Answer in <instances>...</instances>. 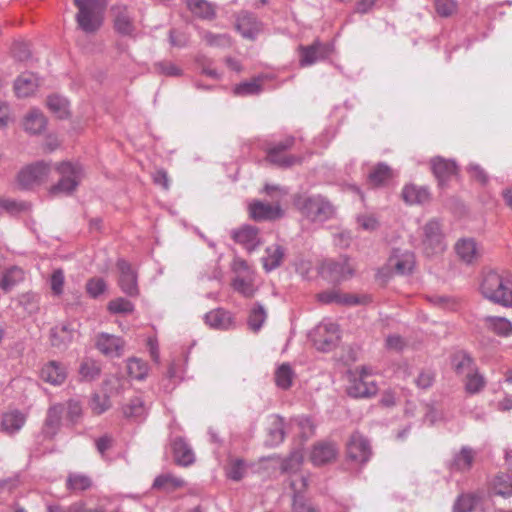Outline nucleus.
Masks as SVG:
<instances>
[{
  "label": "nucleus",
  "instance_id": "nucleus-1",
  "mask_svg": "<svg viewBox=\"0 0 512 512\" xmlns=\"http://www.w3.org/2000/svg\"><path fill=\"white\" fill-rule=\"evenodd\" d=\"M293 205L310 222H325L335 215V208L322 195L296 194Z\"/></svg>",
  "mask_w": 512,
  "mask_h": 512
},
{
  "label": "nucleus",
  "instance_id": "nucleus-2",
  "mask_svg": "<svg viewBox=\"0 0 512 512\" xmlns=\"http://www.w3.org/2000/svg\"><path fill=\"white\" fill-rule=\"evenodd\" d=\"M512 283V274L489 271L484 274L480 290L482 295L493 303L506 306L508 292Z\"/></svg>",
  "mask_w": 512,
  "mask_h": 512
},
{
  "label": "nucleus",
  "instance_id": "nucleus-3",
  "mask_svg": "<svg viewBox=\"0 0 512 512\" xmlns=\"http://www.w3.org/2000/svg\"><path fill=\"white\" fill-rule=\"evenodd\" d=\"M74 4L78 8V26L86 33L96 32L102 25L106 0H74Z\"/></svg>",
  "mask_w": 512,
  "mask_h": 512
},
{
  "label": "nucleus",
  "instance_id": "nucleus-4",
  "mask_svg": "<svg viewBox=\"0 0 512 512\" xmlns=\"http://www.w3.org/2000/svg\"><path fill=\"white\" fill-rule=\"evenodd\" d=\"M56 170L61 177L59 181L50 188L49 193L53 196L58 194H72L81 181V166L74 165L70 162H61L57 164Z\"/></svg>",
  "mask_w": 512,
  "mask_h": 512
},
{
  "label": "nucleus",
  "instance_id": "nucleus-5",
  "mask_svg": "<svg viewBox=\"0 0 512 512\" xmlns=\"http://www.w3.org/2000/svg\"><path fill=\"white\" fill-rule=\"evenodd\" d=\"M447 245L442 232L441 224L437 219H431L422 227L421 248L423 253L430 257L441 254Z\"/></svg>",
  "mask_w": 512,
  "mask_h": 512
},
{
  "label": "nucleus",
  "instance_id": "nucleus-6",
  "mask_svg": "<svg viewBox=\"0 0 512 512\" xmlns=\"http://www.w3.org/2000/svg\"><path fill=\"white\" fill-rule=\"evenodd\" d=\"M295 138L289 136L283 141L275 143L266 149V160L280 168H290L296 164H301L303 158L301 156H294L285 154V152L294 146Z\"/></svg>",
  "mask_w": 512,
  "mask_h": 512
},
{
  "label": "nucleus",
  "instance_id": "nucleus-7",
  "mask_svg": "<svg viewBox=\"0 0 512 512\" xmlns=\"http://www.w3.org/2000/svg\"><path fill=\"white\" fill-rule=\"evenodd\" d=\"M50 172V166L44 161H39L21 169L16 177L20 190H31L46 181Z\"/></svg>",
  "mask_w": 512,
  "mask_h": 512
},
{
  "label": "nucleus",
  "instance_id": "nucleus-8",
  "mask_svg": "<svg viewBox=\"0 0 512 512\" xmlns=\"http://www.w3.org/2000/svg\"><path fill=\"white\" fill-rule=\"evenodd\" d=\"M311 338L317 350L332 351L340 340L339 326L333 322H322L313 330Z\"/></svg>",
  "mask_w": 512,
  "mask_h": 512
},
{
  "label": "nucleus",
  "instance_id": "nucleus-9",
  "mask_svg": "<svg viewBox=\"0 0 512 512\" xmlns=\"http://www.w3.org/2000/svg\"><path fill=\"white\" fill-rule=\"evenodd\" d=\"M371 371L367 367H361L358 374L350 378L347 386V394L353 398H370L378 392L376 382L371 379Z\"/></svg>",
  "mask_w": 512,
  "mask_h": 512
},
{
  "label": "nucleus",
  "instance_id": "nucleus-10",
  "mask_svg": "<svg viewBox=\"0 0 512 512\" xmlns=\"http://www.w3.org/2000/svg\"><path fill=\"white\" fill-rule=\"evenodd\" d=\"M298 50L299 65L301 67H307L329 58L333 53L334 46L331 43H324L316 39L310 45H300Z\"/></svg>",
  "mask_w": 512,
  "mask_h": 512
},
{
  "label": "nucleus",
  "instance_id": "nucleus-11",
  "mask_svg": "<svg viewBox=\"0 0 512 512\" xmlns=\"http://www.w3.org/2000/svg\"><path fill=\"white\" fill-rule=\"evenodd\" d=\"M321 273L331 282L338 283L352 277L354 268L347 257H340L337 260H325L321 265Z\"/></svg>",
  "mask_w": 512,
  "mask_h": 512
},
{
  "label": "nucleus",
  "instance_id": "nucleus-12",
  "mask_svg": "<svg viewBox=\"0 0 512 512\" xmlns=\"http://www.w3.org/2000/svg\"><path fill=\"white\" fill-rule=\"evenodd\" d=\"M249 217L256 222L275 221L284 216L280 204L253 200L248 206Z\"/></svg>",
  "mask_w": 512,
  "mask_h": 512
},
{
  "label": "nucleus",
  "instance_id": "nucleus-13",
  "mask_svg": "<svg viewBox=\"0 0 512 512\" xmlns=\"http://www.w3.org/2000/svg\"><path fill=\"white\" fill-rule=\"evenodd\" d=\"M372 450L369 441L359 432H354L347 442V457L357 464L369 461Z\"/></svg>",
  "mask_w": 512,
  "mask_h": 512
},
{
  "label": "nucleus",
  "instance_id": "nucleus-14",
  "mask_svg": "<svg viewBox=\"0 0 512 512\" xmlns=\"http://www.w3.org/2000/svg\"><path fill=\"white\" fill-rule=\"evenodd\" d=\"M77 326V324L72 322H64L51 328V345L61 350L66 349L79 336Z\"/></svg>",
  "mask_w": 512,
  "mask_h": 512
},
{
  "label": "nucleus",
  "instance_id": "nucleus-15",
  "mask_svg": "<svg viewBox=\"0 0 512 512\" xmlns=\"http://www.w3.org/2000/svg\"><path fill=\"white\" fill-rule=\"evenodd\" d=\"M95 347L106 357L119 358L123 355L125 341L119 336L101 332L95 337Z\"/></svg>",
  "mask_w": 512,
  "mask_h": 512
},
{
  "label": "nucleus",
  "instance_id": "nucleus-16",
  "mask_svg": "<svg viewBox=\"0 0 512 512\" xmlns=\"http://www.w3.org/2000/svg\"><path fill=\"white\" fill-rule=\"evenodd\" d=\"M116 266L120 272L118 283L122 292L130 297L138 296L139 288L137 284V274L132 269L130 263L124 259H119Z\"/></svg>",
  "mask_w": 512,
  "mask_h": 512
},
{
  "label": "nucleus",
  "instance_id": "nucleus-17",
  "mask_svg": "<svg viewBox=\"0 0 512 512\" xmlns=\"http://www.w3.org/2000/svg\"><path fill=\"white\" fill-rule=\"evenodd\" d=\"M308 486V478L304 475H296L290 480L293 495V512H318V510L302 496V492Z\"/></svg>",
  "mask_w": 512,
  "mask_h": 512
},
{
  "label": "nucleus",
  "instance_id": "nucleus-18",
  "mask_svg": "<svg viewBox=\"0 0 512 512\" xmlns=\"http://www.w3.org/2000/svg\"><path fill=\"white\" fill-rule=\"evenodd\" d=\"M65 407L63 404H54L47 410L41 433L45 438L53 439L61 427V420Z\"/></svg>",
  "mask_w": 512,
  "mask_h": 512
},
{
  "label": "nucleus",
  "instance_id": "nucleus-19",
  "mask_svg": "<svg viewBox=\"0 0 512 512\" xmlns=\"http://www.w3.org/2000/svg\"><path fill=\"white\" fill-rule=\"evenodd\" d=\"M430 165L439 185H444L458 171V166L454 160L445 159L440 156L432 158Z\"/></svg>",
  "mask_w": 512,
  "mask_h": 512
},
{
  "label": "nucleus",
  "instance_id": "nucleus-20",
  "mask_svg": "<svg viewBox=\"0 0 512 512\" xmlns=\"http://www.w3.org/2000/svg\"><path fill=\"white\" fill-rule=\"evenodd\" d=\"M338 448L335 443L323 441L313 446L310 459L316 466L328 464L336 459Z\"/></svg>",
  "mask_w": 512,
  "mask_h": 512
},
{
  "label": "nucleus",
  "instance_id": "nucleus-21",
  "mask_svg": "<svg viewBox=\"0 0 512 512\" xmlns=\"http://www.w3.org/2000/svg\"><path fill=\"white\" fill-rule=\"evenodd\" d=\"M235 242L243 245L249 252L254 251L261 244L259 229L251 225H244L232 232Z\"/></svg>",
  "mask_w": 512,
  "mask_h": 512
},
{
  "label": "nucleus",
  "instance_id": "nucleus-22",
  "mask_svg": "<svg viewBox=\"0 0 512 512\" xmlns=\"http://www.w3.org/2000/svg\"><path fill=\"white\" fill-rule=\"evenodd\" d=\"M236 29L242 37L254 40L261 31V23L253 14L241 12L236 20Z\"/></svg>",
  "mask_w": 512,
  "mask_h": 512
},
{
  "label": "nucleus",
  "instance_id": "nucleus-23",
  "mask_svg": "<svg viewBox=\"0 0 512 512\" xmlns=\"http://www.w3.org/2000/svg\"><path fill=\"white\" fill-rule=\"evenodd\" d=\"M40 377L43 381L51 385H61L67 377L66 366L55 360L49 361L42 367Z\"/></svg>",
  "mask_w": 512,
  "mask_h": 512
},
{
  "label": "nucleus",
  "instance_id": "nucleus-24",
  "mask_svg": "<svg viewBox=\"0 0 512 512\" xmlns=\"http://www.w3.org/2000/svg\"><path fill=\"white\" fill-rule=\"evenodd\" d=\"M172 450L176 464L189 466L194 463V452L191 446L182 437H177L173 440Z\"/></svg>",
  "mask_w": 512,
  "mask_h": 512
},
{
  "label": "nucleus",
  "instance_id": "nucleus-25",
  "mask_svg": "<svg viewBox=\"0 0 512 512\" xmlns=\"http://www.w3.org/2000/svg\"><path fill=\"white\" fill-rule=\"evenodd\" d=\"M394 178L393 170L385 163H378L368 174V183L373 188L383 187Z\"/></svg>",
  "mask_w": 512,
  "mask_h": 512
},
{
  "label": "nucleus",
  "instance_id": "nucleus-26",
  "mask_svg": "<svg viewBox=\"0 0 512 512\" xmlns=\"http://www.w3.org/2000/svg\"><path fill=\"white\" fill-rule=\"evenodd\" d=\"M451 365L457 375L464 377L478 368L471 355L462 350L451 356Z\"/></svg>",
  "mask_w": 512,
  "mask_h": 512
},
{
  "label": "nucleus",
  "instance_id": "nucleus-27",
  "mask_svg": "<svg viewBox=\"0 0 512 512\" xmlns=\"http://www.w3.org/2000/svg\"><path fill=\"white\" fill-rule=\"evenodd\" d=\"M401 196L403 201L409 205L424 204L430 200L428 189L414 184L405 185Z\"/></svg>",
  "mask_w": 512,
  "mask_h": 512
},
{
  "label": "nucleus",
  "instance_id": "nucleus-28",
  "mask_svg": "<svg viewBox=\"0 0 512 512\" xmlns=\"http://www.w3.org/2000/svg\"><path fill=\"white\" fill-rule=\"evenodd\" d=\"M205 323L212 328L226 330L233 322L232 315L223 308H217L209 311L204 316Z\"/></svg>",
  "mask_w": 512,
  "mask_h": 512
},
{
  "label": "nucleus",
  "instance_id": "nucleus-29",
  "mask_svg": "<svg viewBox=\"0 0 512 512\" xmlns=\"http://www.w3.org/2000/svg\"><path fill=\"white\" fill-rule=\"evenodd\" d=\"M389 266L398 275L410 274L415 266L414 254L410 252L401 255L394 254L389 258Z\"/></svg>",
  "mask_w": 512,
  "mask_h": 512
},
{
  "label": "nucleus",
  "instance_id": "nucleus-30",
  "mask_svg": "<svg viewBox=\"0 0 512 512\" xmlns=\"http://www.w3.org/2000/svg\"><path fill=\"white\" fill-rule=\"evenodd\" d=\"M113 11L115 14L114 27L116 31L122 35H132L134 32V25L127 8L123 6H116L113 8Z\"/></svg>",
  "mask_w": 512,
  "mask_h": 512
},
{
  "label": "nucleus",
  "instance_id": "nucleus-31",
  "mask_svg": "<svg viewBox=\"0 0 512 512\" xmlns=\"http://www.w3.org/2000/svg\"><path fill=\"white\" fill-rule=\"evenodd\" d=\"M284 419L279 415L269 417L268 439L266 444L269 446H277L283 442L285 437Z\"/></svg>",
  "mask_w": 512,
  "mask_h": 512
},
{
  "label": "nucleus",
  "instance_id": "nucleus-32",
  "mask_svg": "<svg viewBox=\"0 0 512 512\" xmlns=\"http://www.w3.org/2000/svg\"><path fill=\"white\" fill-rule=\"evenodd\" d=\"M26 416L19 410L9 411L3 414L1 426L9 435L17 433L25 424Z\"/></svg>",
  "mask_w": 512,
  "mask_h": 512
},
{
  "label": "nucleus",
  "instance_id": "nucleus-33",
  "mask_svg": "<svg viewBox=\"0 0 512 512\" xmlns=\"http://www.w3.org/2000/svg\"><path fill=\"white\" fill-rule=\"evenodd\" d=\"M38 87V80L32 73L20 75L14 84V89L18 97H28L32 95Z\"/></svg>",
  "mask_w": 512,
  "mask_h": 512
},
{
  "label": "nucleus",
  "instance_id": "nucleus-34",
  "mask_svg": "<svg viewBox=\"0 0 512 512\" xmlns=\"http://www.w3.org/2000/svg\"><path fill=\"white\" fill-rule=\"evenodd\" d=\"M265 253L266 256L262 258L263 268L270 272L281 265L285 250L281 245L273 244L265 249Z\"/></svg>",
  "mask_w": 512,
  "mask_h": 512
},
{
  "label": "nucleus",
  "instance_id": "nucleus-35",
  "mask_svg": "<svg viewBox=\"0 0 512 512\" xmlns=\"http://www.w3.org/2000/svg\"><path fill=\"white\" fill-rule=\"evenodd\" d=\"M483 322L488 330L498 336L507 337L512 333V324L504 317L485 316Z\"/></svg>",
  "mask_w": 512,
  "mask_h": 512
},
{
  "label": "nucleus",
  "instance_id": "nucleus-36",
  "mask_svg": "<svg viewBox=\"0 0 512 512\" xmlns=\"http://www.w3.org/2000/svg\"><path fill=\"white\" fill-rule=\"evenodd\" d=\"M188 9L193 15L205 20H212L216 16L214 6L207 0H187Z\"/></svg>",
  "mask_w": 512,
  "mask_h": 512
},
{
  "label": "nucleus",
  "instance_id": "nucleus-37",
  "mask_svg": "<svg viewBox=\"0 0 512 512\" xmlns=\"http://www.w3.org/2000/svg\"><path fill=\"white\" fill-rule=\"evenodd\" d=\"M475 452L472 448L464 446L452 461L451 468L457 471H469L473 465Z\"/></svg>",
  "mask_w": 512,
  "mask_h": 512
},
{
  "label": "nucleus",
  "instance_id": "nucleus-38",
  "mask_svg": "<svg viewBox=\"0 0 512 512\" xmlns=\"http://www.w3.org/2000/svg\"><path fill=\"white\" fill-rule=\"evenodd\" d=\"M455 250L459 258L471 264L478 258L476 243L472 239H462L456 243Z\"/></svg>",
  "mask_w": 512,
  "mask_h": 512
},
{
  "label": "nucleus",
  "instance_id": "nucleus-39",
  "mask_svg": "<svg viewBox=\"0 0 512 512\" xmlns=\"http://www.w3.org/2000/svg\"><path fill=\"white\" fill-rule=\"evenodd\" d=\"M31 210V203L13 198H0V212H5L11 216H17Z\"/></svg>",
  "mask_w": 512,
  "mask_h": 512
},
{
  "label": "nucleus",
  "instance_id": "nucleus-40",
  "mask_svg": "<svg viewBox=\"0 0 512 512\" xmlns=\"http://www.w3.org/2000/svg\"><path fill=\"white\" fill-rule=\"evenodd\" d=\"M318 300L324 304L338 303L344 305L358 304L359 300L357 297L352 295H342L336 290H329L321 292L317 295Z\"/></svg>",
  "mask_w": 512,
  "mask_h": 512
},
{
  "label": "nucleus",
  "instance_id": "nucleus-41",
  "mask_svg": "<svg viewBox=\"0 0 512 512\" xmlns=\"http://www.w3.org/2000/svg\"><path fill=\"white\" fill-rule=\"evenodd\" d=\"M46 127V118L39 110H31L24 119V129L31 134H39Z\"/></svg>",
  "mask_w": 512,
  "mask_h": 512
},
{
  "label": "nucleus",
  "instance_id": "nucleus-42",
  "mask_svg": "<svg viewBox=\"0 0 512 512\" xmlns=\"http://www.w3.org/2000/svg\"><path fill=\"white\" fill-rule=\"evenodd\" d=\"M481 498L478 492L463 493L454 502L453 512H472Z\"/></svg>",
  "mask_w": 512,
  "mask_h": 512
},
{
  "label": "nucleus",
  "instance_id": "nucleus-43",
  "mask_svg": "<svg viewBox=\"0 0 512 512\" xmlns=\"http://www.w3.org/2000/svg\"><path fill=\"white\" fill-rule=\"evenodd\" d=\"M92 487L89 476L80 473H69L66 479V488L70 492L80 493Z\"/></svg>",
  "mask_w": 512,
  "mask_h": 512
},
{
  "label": "nucleus",
  "instance_id": "nucleus-44",
  "mask_svg": "<svg viewBox=\"0 0 512 512\" xmlns=\"http://www.w3.org/2000/svg\"><path fill=\"white\" fill-rule=\"evenodd\" d=\"M123 413L126 418L135 421H141L145 418L147 409L141 397H134L123 407Z\"/></svg>",
  "mask_w": 512,
  "mask_h": 512
},
{
  "label": "nucleus",
  "instance_id": "nucleus-45",
  "mask_svg": "<svg viewBox=\"0 0 512 512\" xmlns=\"http://www.w3.org/2000/svg\"><path fill=\"white\" fill-rule=\"evenodd\" d=\"M486 386L485 377L479 372L478 368L464 377V388L470 395L480 393Z\"/></svg>",
  "mask_w": 512,
  "mask_h": 512
},
{
  "label": "nucleus",
  "instance_id": "nucleus-46",
  "mask_svg": "<svg viewBox=\"0 0 512 512\" xmlns=\"http://www.w3.org/2000/svg\"><path fill=\"white\" fill-rule=\"evenodd\" d=\"M247 472V465L243 459H230L226 468L225 475L228 479L235 482L241 481Z\"/></svg>",
  "mask_w": 512,
  "mask_h": 512
},
{
  "label": "nucleus",
  "instance_id": "nucleus-47",
  "mask_svg": "<svg viewBox=\"0 0 512 512\" xmlns=\"http://www.w3.org/2000/svg\"><path fill=\"white\" fill-rule=\"evenodd\" d=\"M101 367L97 361L91 358L82 360L79 366V374L86 381H93L100 376Z\"/></svg>",
  "mask_w": 512,
  "mask_h": 512
},
{
  "label": "nucleus",
  "instance_id": "nucleus-48",
  "mask_svg": "<svg viewBox=\"0 0 512 512\" xmlns=\"http://www.w3.org/2000/svg\"><path fill=\"white\" fill-rule=\"evenodd\" d=\"M293 378L294 372L291 366L287 363L280 365L275 372L276 385L283 390H287L291 387Z\"/></svg>",
  "mask_w": 512,
  "mask_h": 512
},
{
  "label": "nucleus",
  "instance_id": "nucleus-49",
  "mask_svg": "<svg viewBox=\"0 0 512 512\" xmlns=\"http://www.w3.org/2000/svg\"><path fill=\"white\" fill-rule=\"evenodd\" d=\"M23 280V271L20 268L13 267L8 269L0 279V288L4 292H9L17 283Z\"/></svg>",
  "mask_w": 512,
  "mask_h": 512
},
{
  "label": "nucleus",
  "instance_id": "nucleus-50",
  "mask_svg": "<svg viewBox=\"0 0 512 512\" xmlns=\"http://www.w3.org/2000/svg\"><path fill=\"white\" fill-rule=\"evenodd\" d=\"M267 313L264 307L260 303H256L252 309L250 310L248 317V326L249 328L257 332L261 329L264 322L266 321Z\"/></svg>",
  "mask_w": 512,
  "mask_h": 512
},
{
  "label": "nucleus",
  "instance_id": "nucleus-51",
  "mask_svg": "<svg viewBox=\"0 0 512 512\" xmlns=\"http://www.w3.org/2000/svg\"><path fill=\"white\" fill-rule=\"evenodd\" d=\"M494 494L502 497L512 495V478L507 474L496 475L492 483Z\"/></svg>",
  "mask_w": 512,
  "mask_h": 512
},
{
  "label": "nucleus",
  "instance_id": "nucleus-52",
  "mask_svg": "<svg viewBox=\"0 0 512 512\" xmlns=\"http://www.w3.org/2000/svg\"><path fill=\"white\" fill-rule=\"evenodd\" d=\"M127 372L130 377L143 380L148 373V364L139 358H130L127 361Z\"/></svg>",
  "mask_w": 512,
  "mask_h": 512
},
{
  "label": "nucleus",
  "instance_id": "nucleus-53",
  "mask_svg": "<svg viewBox=\"0 0 512 512\" xmlns=\"http://www.w3.org/2000/svg\"><path fill=\"white\" fill-rule=\"evenodd\" d=\"M47 106L60 119L66 118L69 114L68 101L58 95L49 96Z\"/></svg>",
  "mask_w": 512,
  "mask_h": 512
},
{
  "label": "nucleus",
  "instance_id": "nucleus-54",
  "mask_svg": "<svg viewBox=\"0 0 512 512\" xmlns=\"http://www.w3.org/2000/svg\"><path fill=\"white\" fill-rule=\"evenodd\" d=\"M184 485L185 481L181 478L174 477L171 474H161L155 478L152 487L154 489H166L168 487L176 489Z\"/></svg>",
  "mask_w": 512,
  "mask_h": 512
},
{
  "label": "nucleus",
  "instance_id": "nucleus-55",
  "mask_svg": "<svg viewBox=\"0 0 512 512\" xmlns=\"http://www.w3.org/2000/svg\"><path fill=\"white\" fill-rule=\"evenodd\" d=\"M201 38L209 46L214 47H229L231 46V39L228 34H214L209 31H202Z\"/></svg>",
  "mask_w": 512,
  "mask_h": 512
},
{
  "label": "nucleus",
  "instance_id": "nucleus-56",
  "mask_svg": "<svg viewBox=\"0 0 512 512\" xmlns=\"http://www.w3.org/2000/svg\"><path fill=\"white\" fill-rule=\"evenodd\" d=\"M434 7L440 17L448 18L456 13L458 3L456 0H434Z\"/></svg>",
  "mask_w": 512,
  "mask_h": 512
},
{
  "label": "nucleus",
  "instance_id": "nucleus-57",
  "mask_svg": "<svg viewBox=\"0 0 512 512\" xmlns=\"http://www.w3.org/2000/svg\"><path fill=\"white\" fill-rule=\"evenodd\" d=\"M108 310L114 314H128L134 311V305L131 301L119 297L109 302Z\"/></svg>",
  "mask_w": 512,
  "mask_h": 512
},
{
  "label": "nucleus",
  "instance_id": "nucleus-58",
  "mask_svg": "<svg viewBox=\"0 0 512 512\" xmlns=\"http://www.w3.org/2000/svg\"><path fill=\"white\" fill-rule=\"evenodd\" d=\"M107 285L103 278L93 277L86 283V291L92 298H97L106 291Z\"/></svg>",
  "mask_w": 512,
  "mask_h": 512
},
{
  "label": "nucleus",
  "instance_id": "nucleus-59",
  "mask_svg": "<svg viewBox=\"0 0 512 512\" xmlns=\"http://www.w3.org/2000/svg\"><path fill=\"white\" fill-rule=\"evenodd\" d=\"M89 405L94 414L100 415L110 408L111 403L109 397L106 395L101 396L99 394H94L91 397Z\"/></svg>",
  "mask_w": 512,
  "mask_h": 512
},
{
  "label": "nucleus",
  "instance_id": "nucleus-60",
  "mask_svg": "<svg viewBox=\"0 0 512 512\" xmlns=\"http://www.w3.org/2000/svg\"><path fill=\"white\" fill-rule=\"evenodd\" d=\"M303 458L298 452L291 453L281 464V471L284 473H296L301 464Z\"/></svg>",
  "mask_w": 512,
  "mask_h": 512
},
{
  "label": "nucleus",
  "instance_id": "nucleus-61",
  "mask_svg": "<svg viewBox=\"0 0 512 512\" xmlns=\"http://www.w3.org/2000/svg\"><path fill=\"white\" fill-rule=\"evenodd\" d=\"M260 91L261 85L257 80L240 83L234 88V93L239 96L255 95Z\"/></svg>",
  "mask_w": 512,
  "mask_h": 512
},
{
  "label": "nucleus",
  "instance_id": "nucleus-62",
  "mask_svg": "<svg viewBox=\"0 0 512 512\" xmlns=\"http://www.w3.org/2000/svg\"><path fill=\"white\" fill-rule=\"evenodd\" d=\"M435 380V373L430 369H423L419 372L417 378L415 379V383L417 387L421 389L430 388Z\"/></svg>",
  "mask_w": 512,
  "mask_h": 512
},
{
  "label": "nucleus",
  "instance_id": "nucleus-63",
  "mask_svg": "<svg viewBox=\"0 0 512 512\" xmlns=\"http://www.w3.org/2000/svg\"><path fill=\"white\" fill-rule=\"evenodd\" d=\"M64 272L62 269H56L53 271L50 278L51 290L55 295H61L64 287Z\"/></svg>",
  "mask_w": 512,
  "mask_h": 512
},
{
  "label": "nucleus",
  "instance_id": "nucleus-64",
  "mask_svg": "<svg viewBox=\"0 0 512 512\" xmlns=\"http://www.w3.org/2000/svg\"><path fill=\"white\" fill-rule=\"evenodd\" d=\"M233 288L235 291L248 298L252 297L255 292L253 284L250 281L240 277L234 280Z\"/></svg>",
  "mask_w": 512,
  "mask_h": 512
}]
</instances>
